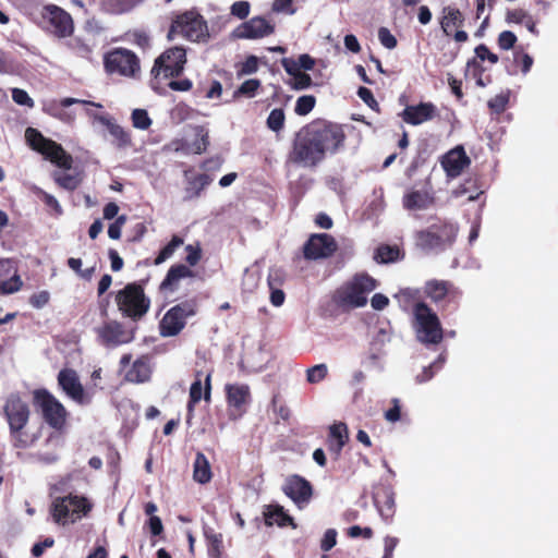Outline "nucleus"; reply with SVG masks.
Returning a JSON list of instances; mask_svg holds the SVG:
<instances>
[{
    "mask_svg": "<svg viewBox=\"0 0 558 558\" xmlns=\"http://www.w3.org/2000/svg\"><path fill=\"white\" fill-rule=\"evenodd\" d=\"M424 294L435 304H440L442 311H456L462 292L451 281L432 279L425 282Z\"/></svg>",
    "mask_w": 558,
    "mask_h": 558,
    "instance_id": "obj_14",
    "label": "nucleus"
},
{
    "mask_svg": "<svg viewBox=\"0 0 558 558\" xmlns=\"http://www.w3.org/2000/svg\"><path fill=\"white\" fill-rule=\"evenodd\" d=\"M22 280L11 259H0V294H11L22 288Z\"/></svg>",
    "mask_w": 558,
    "mask_h": 558,
    "instance_id": "obj_28",
    "label": "nucleus"
},
{
    "mask_svg": "<svg viewBox=\"0 0 558 558\" xmlns=\"http://www.w3.org/2000/svg\"><path fill=\"white\" fill-rule=\"evenodd\" d=\"M345 138L341 124L316 119L295 134L289 159L293 163L315 168L328 154L339 153L344 147Z\"/></svg>",
    "mask_w": 558,
    "mask_h": 558,
    "instance_id": "obj_1",
    "label": "nucleus"
},
{
    "mask_svg": "<svg viewBox=\"0 0 558 558\" xmlns=\"http://www.w3.org/2000/svg\"><path fill=\"white\" fill-rule=\"evenodd\" d=\"M105 71L110 75L134 77L141 71L140 59L131 50L113 48L104 56Z\"/></svg>",
    "mask_w": 558,
    "mask_h": 558,
    "instance_id": "obj_13",
    "label": "nucleus"
},
{
    "mask_svg": "<svg viewBox=\"0 0 558 558\" xmlns=\"http://www.w3.org/2000/svg\"><path fill=\"white\" fill-rule=\"evenodd\" d=\"M44 19H46L53 28V33L60 37L69 36L73 29L71 15L63 9L50 4L45 7Z\"/></svg>",
    "mask_w": 558,
    "mask_h": 558,
    "instance_id": "obj_25",
    "label": "nucleus"
},
{
    "mask_svg": "<svg viewBox=\"0 0 558 558\" xmlns=\"http://www.w3.org/2000/svg\"><path fill=\"white\" fill-rule=\"evenodd\" d=\"M36 195H37V196H38V197L44 202V204H45L48 208H50L51 210H53V211H54V214H57V215H61V214H62V211H63V210H62V207H61V205L59 204L58 199H57L53 195H51V194H49V193L45 192V191H44V190H41V189H37V191H36Z\"/></svg>",
    "mask_w": 558,
    "mask_h": 558,
    "instance_id": "obj_52",
    "label": "nucleus"
},
{
    "mask_svg": "<svg viewBox=\"0 0 558 558\" xmlns=\"http://www.w3.org/2000/svg\"><path fill=\"white\" fill-rule=\"evenodd\" d=\"M204 96L207 99H220L222 96V84L220 81L211 80L208 88L205 90Z\"/></svg>",
    "mask_w": 558,
    "mask_h": 558,
    "instance_id": "obj_63",
    "label": "nucleus"
},
{
    "mask_svg": "<svg viewBox=\"0 0 558 558\" xmlns=\"http://www.w3.org/2000/svg\"><path fill=\"white\" fill-rule=\"evenodd\" d=\"M474 52L475 57L473 59H477V61H480L481 64L486 60L492 64H496L499 61V57L496 53L492 52L485 44H481L477 47H475Z\"/></svg>",
    "mask_w": 558,
    "mask_h": 558,
    "instance_id": "obj_50",
    "label": "nucleus"
},
{
    "mask_svg": "<svg viewBox=\"0 0 558 558\" xmlns=\"http://www.w3.org/2000/svg\"><path fill=\"white\" fill-rule=\"evenodd\" d=\"M327 439L340 440L347 444L349 440L348 426L344 423H336L329 427Z\"/></svg>",
    "mask_w": 558,
    "mask_h": 558,
    "instance_id": "obj_49",
    "label": "nucleus"
},
{
    "mask_svg": "<svg viewBox=\"0 0 558 558\" xmlns=\"http://www.w3.org/2000/svg\"><path fill=\"white\" fill-rule=\"evenodd\" d=\"M192 170H185L184 177L186 179V197L189 199L197 198L201 196L202 192L211 183L213 179L210 175L206 173H199L196 175H191Z\"/></svg>",
    "mask_w": 558,
    "mask_h": 558,
    "instance_id": "obj_31",
    "label": "nucleus"
},
{
    "mask_svg": "<svg viewBox=\"0 0 558 558\" xmlns=\"http://www.w3.org/2000/svg\"><path fill=\"white\" fill-rule=\"evenodd\" d=\"M53 180L54 182L62 189L68 191H74L76 190L82 179L78 173H64V172H53Z\"/></svg>",
    "mask_w": 558,
    "mask_h": 558,
    "instance_id": "obj_40",
    "label": "nucleus"
},
{
    "mask_svg": "<svg viewBox=\"0 0 558 558\" xmlns=\"http://www.w3.org/2000/svg\"><path fill=\"white\" fill-rule=\"evenodd\" d=\"M373 502L379 515L390 521L396 513L395 492L387 482H379L373 486Z\"/></svg>",
    "mask_w": 558,
    "mask_h": 558,
    "instance_id": "obj_19",
    "label": "nucleus"
},
{
    "mask_svg": "<svg viewBox=\"0 0 558 558\" xmlns=\"http://www.w3.org/2000/svg\"><path fill=\"white\" fill-rule=\"evenodd\" d=\"M328 375L326 364H317L306 371V380L310 384H317L324 380Z\"/></svg>",
    "mask_w": 558,
    "mask_h": 558,
    "instance_id": "obj_47",
    "label": "nucleus"
},
{
    "mask_svg": "<svg viewBox=\"0 0 558 558\" xmlns=\"http://www.w3.org/2000/svg\"><path fill=\"white\" fill-rule=\"evenodd\" d=\"M391 404L392 407L385 412L384 416L386 421L390 423H396L401 418L400 400L398 398H393L391 399Z\"/></svg>",
    "mask_w": 558,
    "mask_h": 558,
    "instance_id": "obj_59",
    "label": "nucleus"
},
{
    "mask_svg": "<svg viewBox=\"0 0 558 558\" xmlns=\"http://www.w3.org/2000/svg\"><path fill=\"white\" fill-rule=\"evenodd\" d=\"M25 137L31 148L41 154L51 163L64 170L72 168L73 158L61 144L45 137L38 130L33 128L26 129Z\"/></svg>",
    "mask_w": 558,
    "mask_h": 558,
    "instance_id": "obj_10",
    "label": "nucleus"
},
{
    "mask_svg": "<svg viewBox=\"0 0 558 558\" xmlns=\"http://www.w3.org/2000/svg\"><path fill=\"white\" fill-rule=\"evenodd\" d=\"M513 62L515 65L520 66L523 74H526L533 65V58L529 53L515 50L513 53Z\"/></svg>",
    "mask_w": 558,
    "mask_h": 558,
    "instance_id": "obj_51",
    "label": "nucleus"
},
{
    "mask_svg": "<svg viewBox=\"0 0 558 558\" xmlns=\"http://www.w3.org/2000/svg\"><path fill=\"white\" fill-rule=\"evenodd\" d=\"M185 251L187 253L185 256L186 266H196L202 258L201 245L198 243L195 245L189 244L185 246Z\"/></svg>",
    "mask_w": 558,
    "mask_h": 558,
    "instance_id": "obj_53",
    "label": "nucleus"
},
{
    "mask_svg": "<svg viewBox=\"0 0 558 558\" xmlns=\"http://www.w3.org/2000/svg\"><path fill=\"white\" fill-rule=\"evenodd\" d=\"M436 197L432 187L422 190H410L402 197V205L407 210H426L433 207Z\"/></svg>",
    "mask_w": 558,
    "mask_h": 558,
    "instance_id": "obj_27",
    "label": "nucleus"
},
{
    "mask_svg": "<svg viewBox=\"0 0 558 558\" xmlns=\"http://www.w3.org/2000/svg\"><path fill=\"white\" fill-rule=\"evenodd\" d=\"M2 414L9 425L12 446L16 449H27L38 439L37 435L28 434L26 426L31 418V409L20 393H10L3 403Z\"/></svg>",
    "mask_w": 558,
    "mask_h": 558,
    "instance_id": "obj_2",
    "label": "nucleus"
},
{
    "mask_svg": "<svg viewBox=\"0 0 558 558\" xmlns=\"http://www.w3.org/2000/svg\"><path fill=\"white\" fill-rule=\"evenodd\" d=\"M98 341L107 348L130 343L135 338L134 329H128L118 320L105 322L96 329Z\"/></svg>",
    "mask_w": 558,
    "mask_h": 558,
    "instance_id": "obj_16",
    "label": "nucleus"
},
{
    "mask_svg": "<svg viewBox=\"0 0 558 558\" xmlns=\"http://www.w3.org/2000/svg\"><path fill=\"white\" fill-rule=\"evenodd\" d=\"M183 243H184L183 239L181 236L174 234L171 238L170 242L160 250V252L158 253L157 257L154 260V264L160 265L163 262H166L168 258H170L173 255V253L175 252V250L178 247L183 245Z\"/></svg>",
    "mask_w": 558,
    "mask_h": 558,
    "instance_id": "obj_42",
    "label": "nucleus"
},
{
    "mask_svg": "<svg viewBox=\"0 0 558 558\" xmlns=\"http://www.w3.org/2000/svg\"><path fill=\"white\" fill-rule=\"evenodd\" d=\"M282 489L299 506L307 504L313 495L311 483L298 474L290 475Z\"/></svg>",
    "mask_w": 558,
    "mask_h": 558,
    "instance_id": "obj_24",
    "label": "nucleus"
},
{
    "mask_svg": "<svg viewBox=\"0 0 558 558\" xmlns=\"http://www.w3.org/2000/svg\"><path fill=\"white\" fill-rule=\"evenodd\" d=\"M98 120L107 126L110 135L113 137V144L118 148H125L132 145V138L128 131H125L121 125L112 122L105 116L98 117Z\"/></svg>",
    "mask_w": 558,
    "mask_h": 558,
    "instance_id": "obj_33",
    "label": "nucleus"
},
{
    "mask_svg": "<svg viewBox=\"0 0 558 558\" xmlns=\"http://www.w3.org/2000/svg\"><path fill=\"white\" fill-rule=\"evenodd\" d=\"M147 280L128 283L116 293L114 301L121 315L132 322L141 320L149 311L150 300L145 294Z\"/></svg>",
    "mask_w": 558,
    "mask_h": 558,
    "instance_id": "obj_5",
    "label": "nucleus"
},
{
    "mask_svg": "<svg viewBox=\"0 0 558 558\" xmlns=\"http://www.w3.org/2000/svg\"><path fill=\"white\" fill-rule=\"evenodd\" d=\"M151 374V357L148 354H143L126 371L124 380L132 384H144L150 380Z\"/></svg>",
    "mask_w": 558,
    "mask_h": 558,
    "instance_id": "obj_29",
    "label": "nucleus"
},
{
    "mask_svg": "<svg viewBox=\"0 0 558 558\" xmlns=\"http://www.w3.org/2000/svg\"><path fill=\"white\" fill-rule=\"evenodd\" d=\"M12 99L14 102L21 106L34 107V100L29 97V95L21 88L12 89Z\"/></svg>",
    "mask_w": 558,
    "mask_h": 558,
    "instance_id": "obj_60",
    "label": "nucleus"
},
{
    "mask_svg": "<svg viewBox=\"0 0 558 558\" xmlns=\"http://www.w3.org/2000/svg\"><path fill=\"white\" fill-rule=\"evenodd\" d=\"M50 300V293L46 290L39 291L31 295L29 298V304L34 308H43L49 303Z\"/></svg>",
    "mask_w": 558,
    "mask_h": 558,
    "instance_id": "obj_61",
    "label": "nucleus"
},
{
    "mask_svg": "<svg viewBox=\"0 0 558 558\" xmlns=\"http://www.w3.org/2000/svg\"><path fill=\"white\" fill-rule=\"evenodd\" d=\"M377 288V281L367 274H357L350 281L335 290L331 302L344 312L363 307L367 303V294Z\"/></svg>",
    "mask_w": 558,
    "mask_h": 558,
    "instance_id": "obj_3",
    "label": "nucleus"
},
{
    "mask_svg": "<svg viewBox=\"0 0 558 558\" xmlns=\"http://www.w3.org/2000/svg\"><path fill=\"white\" fill-rule=\"evenodd\" d=\"M174 35L193 43L206 41L209 37L207 22L196 8H192L172 19L168 37Z\"/></svg>",
    "mask_w": 558,
    "mask_h": 558,
    "instance_id": "obj_6",
    "label": "nucleus"
},
{
    "mask_svg": "<svg viewBox=\"0 0 558 558\" xmlns=\"http://www.w3.org/2000/svg\"><path fill=\"white\" fill-rule=\"evenodd\" d=\"M58 385L62 391L80 405L92 403L93 393L85 390L77 373L72 368H63L58 374Z\"/></svg>",
    "mask_w": 558,
    "mask_h": 558,
    "instance_id": "obj_17",
    "label": "nucleus"
},
{
    "mask_svg": "<svg viewBox=\"0 0 558 558\" xmlns=\"http://www.w3.org/2000/svg\"><path fill=\"white\" fill-rule=\"evenodd\" d=\"M509 97H510L509 90L506 93H500V94L496 95L495 97L490 98L487 102V106L492 112H494L496 114H500L506 110L507 105L509 102Z\"/></svg>",
    "mask_w": 558,
    "mask_h": 558,
    "instance_id": "obj_46",
    "label": "nucleus"
},
{
    "mask_svg": "<svg viewBox=\"0 0 558 558\" xmlns=\"http://www.w3.org/2000/svg\"><path fill=\"white\" fill-rule=\"evenodd\" d=\"M260 81L257 78H250L244 81L232 94L230 99L225 100V104L236 101L241 97L253 98L260 88Z\"/></svg>",
    "mask_w": 558,
    "mask_h": 558,
    "instance_id": "obj_37",
    "label": "nucleus"
},
{
    "mask_svg": "<svg viewBox=\"0 0 558 558\" xmlns=\"http://www.w3.org/2000/svg\"><path fill=\"white\" fill-rule=\"evenodd\" d=\"M213 472L207 457L197 452L193 463V478L199 484H207L211 481Z\"/></svg>",
    "mask_w": 558,
    "mask_h": 558,
    "instance_id": "obj_34",
    "label": "nucleus"
},
{
    "mask_svg": "<svg viewBox=\"0 0 558 558\" xmlns=\"http://www.w3.org/2000/svg\"><path fill=\"white\" fill-rule=\"evenodd\" d=\"M400 257V250L398 246L388 244L379 245L375 252L374 258L378 263L388 264L398 260Z\"/></svg>",
    "mask_w": 558,
    "mask_h": 558,
    "instance_id": "obj_41",
    "label": "nucleus"
},
{
    "mask_svg": "<svg viewBox=\"0 0 558 558\" xmlns=\"http://www.w3.org/2000/svg\"><path fill=\"white\" fill-rule=\"evenodd\" d=\"M517 43V36L511 31H504L498 35L497 44L502 50H509L514 47Z\"/></svg>",
    "mask_w": 558,
    "mask_h": 558,
    "instance_id": "obj_54",
    "label": "nucleus"
},
{
    "mask_svg": "<svg viewBox=\"0 0 558 558\" xmlns=\"http://www.w3.org/2000/svg\"><path fill=\"white\" fill-rule=\"evenodd\" d=\"M264 518L265 524L268 526H271L275 523L279 526L293 524V519L284 512L281 506H268L264 512Z\"/></svg>",
    "mask_w": 558,
    "mask_h": 558,
    "instance_id": "obj_35",
    "label": "nucleus"
},
{
    "mask_svg": "<svg viewBox=\"0 0 558 558\" xmlns=\"http://www.w3.org/2000/svg\"><path fill=\"white\" fill-rule=\"evenodd\" d=\"M275 25L263 16H254L240 24L232 33L238 39H258L271 35Z\"/></svg>",
    "mask_w": 558,
    "mask_h": 558,
    "instance_id": "obj_21",
    "label": "nucleus"
},
{
    "mask_svg": "<svg viewBox=\"0 0 558 558\" xmlns=\"http://www.w3.org/2000/svg\"><path fill=\"white\" fill-rule=\"evenodd\" d=\"M251 10L250 2L247 1H235L231 8V14L240 20H244L248 16Z\"/></svg>",
    "mask_w": 558,
    "mask_h": 558,
    "instance_id": "obj_58",
    "label": "nucleus"
},
{
    "mask_svg": "<svg viewBox=\"0 0 558 558\" xmlns=\"http://www.w3.org/2000/svg\"><path fill=\"white\" fill-rule=\"evenodd\" d=\"M204 399L207 403L211 401V374L204 375L202 371H197L195 379L190 387L187 401V422L193 416L195 405Z\"/></svg>",
    "mask_w": 558,
    "mask_h": 558,
    "instance_id": "obj_20",
    "label": "nucleus"
},
{
    "mask_svg": "<svg viewBox=\"0 0 558 558\" xmlns=\"http://www.w3.org/2000/svg\"><path fill=\"white\" fill-rule=\"evenodd\" d=\"M33 403L41 411L44 421L57 432H62L66 425L68 411L64 405L47 389L33 391Z\"/></svg>",
    "mask_w": 558,
    "mask_h": 558,
    "instance_id": "obj_11",
    "label": "nucleus"
},
{
    "mask_svg": "<svg viewBox=\"0 0 558 558\" xmlns=\"http://www.w3.org/2000/svg\"><path fill=\"white\" fill-rule=\"evenodd\" d=\"M378 39L380 44L387 49H395L398 45L397 38L387 27H380L378 29Z\"/></svg>",
    "mask_w": 558,
    "mask_h": 558,
    "instance_id": "obj_56",
    "label": "nucleus"
},
{
    "mask_svg": "<svg viewBox=\"0 0 558 558\" xmlns=\"http://www.w3.org/2000/svg\"><path fill=\"white\" fill-rule=\"evenodd\" d=\"M145 0H101V8L110 14H123L130 12Z\"/></svg>",
    "mask_w": 558,
    "mask_h": 558,
    "instance_id": "obj_36",
    "label": "nucleus"
},
{
    "mask_svg": "<svg viewBox=\"0 0 558 558\" xmlns=\"http://www.w3.org/2000/svg\"><path fill=\"white\" fill-rule=\"evenodd\" d=\"M131 118L133 126L140 130H147L151 124V120L145 109L133 110Z\"/></svg>",
    "mask_w": 558,
    "mask_h": 558,
    "instance_id": "obj_48",
    "label": "nucleus"
},
{
    "mask_svg": "<svg viewBox=\"0 0 558 558\" xmlns=\"http://www.w3.org/2000/svg\"><path fill=\"white\" fill-rule=\"evenodd\" d=\"M186 61V50L183 47L168 48L155 59L150 74L154 80H158L160 76L163 78L179 77L184 71Z\"/></svg>",
    "mask_w": 558,
    "mask_h": 558,
    "instance_id": "obj_12",
    "label": "nucleus"
},
{
    "mask_svg": "<svg viewBox=\"0 0 558 558\" xmlns=\"http://www.w3.org/2000/svg\"><path fill=\"white\" fill-rule=\"evenodd\" d=\"M205 538L207 542V551L210 558H220L222 554V535L216 533L213 529L205 530Z\"/></svg>",
    "mask_w": 558,
    "mask_h": 558,
    "instance_id": "obj_39",
    "label": "nucleus"
},
{
    "mask_svg": "<svg viewBox=\"0 0 558 558\" xmlns=\"http://www.w3.org/2000/svg\"><path fill=\"white\" fill-rule=\"evenodd\" d=\"M438 116L437 107L433 102H420L407 106L400 113L402 120L411 125H420Z\"/></svg>",
    "mask_w": 558,
    "mask_h": 558,
    "instance_id": "obj_26",
    "label": "nucleus"
},
{
    "mask_svg": "<svg viewBox=\"0 0 558 558\" xmlns=\"http://www.w3.org/2000/svg\"><path fill=\"white\" fill-rule=\"evenodd\" d=\"M195 138L189 144V151L201 155L204 154L209 146V133L204 125L195 126Z\"/></svg>",
    "mask_w": 558,
    "mask_h": 558,
    "instance_id": "obj_38",
    "label": "nucleus"
},
{
    "mask_svg": "<svg viewBox=\"0 0 558 558\" xmlns=\"http://www.w3.org/2000/svg\"><path fill=\"white\" fill-rule=\"evenodd\" d=\"M74 104L90 105V106H95V107H99V108L101 107L100 104H96V102H93L89 100H82V99H77V98L65 97V98H62L60 101L52 100V101L48 102L47 105H45L44 111L53 118L64 121V120H66L65 119L66 114L64 113L63 109L72 106Z\"/></svg>",
    "mask_w": 558,
    "mask_h": 558,
    "instance_id": "obj_32",
    "label": "nucleus"
},
{
    "mask_svg": "<svg viewBox=\"0 0 558 558\" xmlns=\"http://www.w3.org/2000/svg\"><path fill=\"white\" fill-rule=\"evenodd\" d=\"M420 290L412 288L401 289L397 294H395V299L398 300L403 310H408L410 305H413L420 302Z\"/></svg>",
    "mask_w": 558,
    "mask_h": 558,
    "instance_id": "obj_43",
    "label": "nucleus"
},
{
    "mask_svg": "<svg viewBox=\"0 0 558 558\" xmlns=\"http://www.w3.org/2000/svg\"><path fill=\"white\" fill-rule=\"evenodd\" d=\"M530 14L523 9L508 10L506 21L508 23L523 24Z\"/></svg>",
    "mask_w": 558,
    "mask_h": 558,
    "instance_id": "obj_62",
    "label": "nucleus"
},
{
    "mask_svg": "<svg viewBox=\"0 0 558 558\" xmlns=\"http://www.w3.org/2000/svg\"><path fill=\"white\" fill-rule=\"evenodd\" d=\"M338 250L335 238L328 233L312 234L303 245V256L307 260L330 257Z\"/></svg>",
    "mask_w": 558,
    "mask_h": 558,
    "instance_id": "obj_18",
    "label": "nucleus"
},
{
    "mask_svg": "<svg viewBox=\"0 0 558 558\" xmlns=\"http://www.w3.org/2000/svg\"><path fill=\"white\" fill-rule=\"evenodd\" d=\"M438 23L442 34L457 44H464L469 40V35L463 29L465 15L458 7L453 4L445 5L441 9Z\"/></svg>",
    "mask_w": 558,
    "mask_h": 558,
    "instance_id": "obj_15",
    "label": "nucleus"
},
{
    "mask_svg": "<svg viewBox=\"0 0 558 558\" xmlns=\"http://www.w3.org/2000/svg\"><path fill=\"white\" fill-rule=\"evenodd\" d=\"M457 233L456 225L437 218L436 222L415 233V242L424 251H444L452 245Z\"/></svg>",
    "mask_w": 558,
    "mask_h": 558,
    "instance_id": "obj_7",
    "label": "nucleus"
},
{
    "mask_svg": "<svg viewBox=\"0 0 558 558\" xmlns=\"http://www.w3.org/2000/svg\"><path fill=\"white\" fill-rule=\"evenodd\" d=\"M230 417L236 418L246 412L251 402V391L247 385H228L226 387Z\"/></svg>",
    "mask_w": 558,
    "mask_h": 558,
    "instance_id": "obj_22",
    "label": "nucleus"
},
{
    "mask_svg": "<svg viewBox=\"0 0 558 558\" xmlns=\"http://www.w3.org/2000/svg\"><path fill=\"white\" fill-rule=\"evenodd\" d=\"M412 327L416 340L422 344L437 345L444 340V329L439 317L425 302H417L412 308Z\"/></svg>",
    "mask_w": 558,
    "mask_h": 558,
    "instance_id": "obj_4",
    "label": "nucleus"
},
{
    "mask_svg": "<svg viewBox=\"0 0 558 558\" xmlns=\"http://www.w3.org/2000/svg\"><path fill=\"white\" fill-rule=\"evenodd\" d=\"M357 96L373 110L379 111V104L375 99L372 90L367 87L361 86L357 89Z\"/></svg>",
    "mask_w": 558,
    "mask_h": 558,
    "instance_id": "obj_57",
    "label": "nucleus"
},
{
    "mask_svg": "<svg viewBox=\"0 0 558 558\" xmlns=\"http://www.w3.org/2000/svg\"><path fill=\"white\" fill-rule=\"evenodd\" d=\"M293 81L292 87L296 90L308 88L313 83L312 77L305 72L298 73Z\"/></svg>",
    "mask_w": 558,
    "mask_h": 558,
    "instance_id": "obj_64",
    "label": "nucleus"
},
{
    "mask_svg": "<svg viewBox=\"0 0 558 558\" xmlns=\"http://www.w3.org/2000/svg\"><path fill=\"white\" fill-rule=\"evenodd\" d=\"M286 114L282 108H275L270 111L266 124L274 132H280L284 126Z\"/></svg>",
    "mask_w": 558,
    "mask_h": 558,
    "instance_id": "obj_44",
    "label": "nucleus"
},
{
    "mask_svg": "<svg viewBox=\"0 0 558 558\" xmlns=\"http://www.w3.org/2000/svg\"><path fill=\"white\" fill-rule=\"evenodd\" d=\"M199 304L196 298L184 300L170 307L159 322L161 337H175L186 326L190 318L197 315Z\"/></svg>",
    "mask_w": 558,
    "mask_h": 558,
    "instance_id": "obj_9",
    "label": "nucleus"
},
{
    "mask_svg": "<svg viewBox=\"0 0 558 558\" xmlns=\"http://www.w3.org/2000/svg\"><path fill=\"white\" fill-rule=\"evenodd\" d=\"M440 165L446 175L453 179L459 177L471 165V159L463 146H457L441 157Z\"/></svg>",
    "mask_w": 558,
    "mask_h": 558,
    "instance_id": "obj_23",
    "label": "nucleus"
},
{
    "mask_svg": "<svg viewBox=\"0 0 558 558\" xmlns=\"http://www.w3.org/2000/svg\"><path fill=\"white\" fill-rule=\"evenodd\" d=\"M194 277V271L184 264L172 265L159 286L161 292H173L178 289L179 282L185 278Z\"/></svg>",
    "mask_w": 558,
    "mask_h": 558,
    "instance_id": "obj_30",
    "label": "nucleus"
},
{
    "mask_svg": "<svg viewBox=\"0 0 558 558\" xmlns=\"http://www.w3.org/2000/svg\"><path fill=\"white\" fill-rule=\"evenodd\" d=\"M69 45L76 56L90 59L92 48L80 38H73Z\"/></svg>",
    "mask_w": 558,
    "mask_h": 558,
    "instance_id": "obj_55",
    "label": "nucleus"
},
{
    "mask_svg": "<svg viewBox=\"0 0 558 558\" xmlns=\"http://www.w3.org/2000/svg\"><path fill=\"white\" fill-rule=\"evenodd\" d=\"M316 105V98L313 95H303L298 98L294 107V112L298 116L308 114Z\"/></svg>",
    "mask_w": 558,
    "mask_h": 558,
    "instance_id": "obj_45",
    "label": "nucleus"
},
{
    "mask_svg": "<svg viewBox=\"0 0 558 558\" xmlns=\"http://www.w3.org/2000/svg\"><path fill=\"white\" fill-rule=\"evenodd\" d=\"M93 509V502L81 495L69 494L63 497H57L52 501L51 514L56 523L69 524L75 523L83 517H86Z\"/></svg>",
    "mask_w": 558,
    "mask_h": 558,
    "instance_id": "obj_8",
    "label": "nucleus"
}]
</instances>
